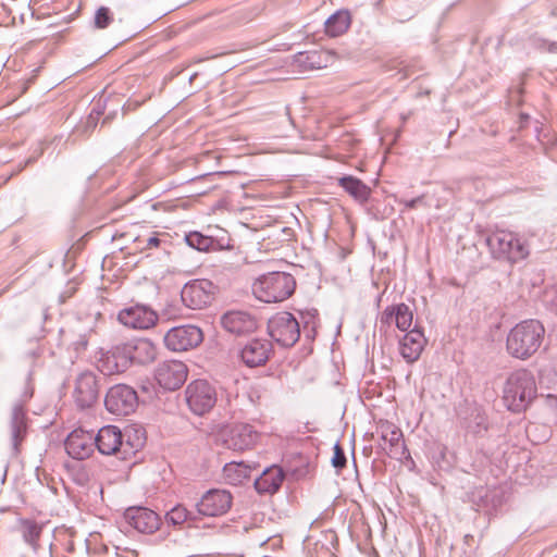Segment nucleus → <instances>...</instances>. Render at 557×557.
Wrapping results in <instances>:
<instances>
[{
  "instance_id": "nucleus-1",
  "label": "nucleus",
  "mask_w": 557,
  "mask_h": 557,
  "mask_svg": "<svg viewBox=\"0 0 557 557\" xmlns=\"http://www.w3.org/2000/svg\"><path fill=\"white\" fill-rule=\"evenodd\" d=\"M157 355V347L150 339L135 338L116 345L103 360L101 371L108 374L124 372L133 363H151Z\"/></svg>"
},
{
  "instance_id": "nucleus-2",
  "label": "nucleus",
  "mask_w": 557,
  "mask_h": 557,
  "mask_svg": "<svg viewBox=\"0 0 557 557\" xmlns=\"http://www.w3.org/2000/svg\"><path fill=\"white\" fill-rule=\"evenodd\" d=\"M95 437V446L102 455H116L125 460L137 453L145 444L144 432L126 429L122 432L115 425L102 426Z\"/></svg>"
},
{
  "instance_id": "nucleus-3",
  "label": "nucleus",
  "mask_w": 557,
  "mask_h": 557,
  "mask_svg": "<svg viewBox=\"0 0 557 557\" xmlns=\"http://www.w3.org/2000/svg\"><path fill=\"white\" fill-rule=\"evenodd\" d=\"M545 337V327L536 319H528L516 324L507 334L506 350L509 356L528 360L537 352Z\"/></svg>"
},
{
  "instance_id": "nucleus-4",
  "label": "nucleus",
  "mask_w": 557,
  "mask_h": 557,
  "mask_svg": "<svg viewBox=\"0 0 557 557\" xmlns=\"http://www.w3.org/2000/svg\"><path fill=\"white\" fill-rule=\"evenodd\" d=\"M536 396V382L529 370H516L507 377L503 399L508 410L517 413L525 411Z\"/></svg>"
},
{
  "instance_id": "nucleus-5",
  "label": "nucleus",
  "mask_w": 557,
  "mask_h": 557,
  "mask_svg": "<svg viewBox=\"0 0 557 557\" xmlns=\"http://www.w3.org/2000/svg\"><path fill=\"white\" fill-rule=\"evenodd\" d=\"M295 288L294 276L286 272L263 274L251 286L255 297L267 304L284 301L294 294Z\"/></svg>"
},
{
  "instance_id": "nucleus-6",
  "label": "nucleus",
  "mask_w": 557,
  "mask_h": 557,
  "mask_svg": "<svg viewBox=\"0 0 557 557\" xmlns=\"http://www.w3.org/2000/svg\"><path fill=\"white\" fill-rule=\"evenodd\" d=\"M486 245L494 259L516 263L525 259L529 247L517 234L509 231H496L486 237Z\"/></svg>"
},
{
  "instance_id": "nucleus-7",
  "label": "nucleus",
  "mask_w": 557,
  "mask_h": 557,
  "mask_svg": "<svg viewBox=\"0 0 557 557\" xmlns=\"http://www.w3.org/2000/svg\"><path fill=\"white\" fill-rule=\"evenodd\" d=\"M268 332L271 338L283 347L294 346L300 337L299 323L287 311L277 312L269 320Z\"/></svg>"
},
{
  "instance_id": "nucleus-8",
  "label": "nucleus",
  "mask_w": 557,
  "mask_h": 557,
  "mask_svg": "<svg viewBox=\"0 0 557 557\" xmlns=\"http://www.w3.org/2000/svg\"><path fill=\"white\" fill-rule=\"evenodd\" d=\"M259 437V432L248 423H235L225 426L220 432L222 445L234 451H245L253 448Z\"/></svg>"
},
{
  "instance_id": "nucleus-9",
  "label": "nucleus",
  "mask_w": 557,
  "mask_h": 557,
  "mask_svg": "<svg viewBox=\"0 0 557 557\" xmlns=\"http://www.w3.org/2000/svg\"><path fill=\"white\" fill-rule=\"evenodd\" d=\"M33 388L27 386L21 399L14 403L11 409L9 429L12 449L15 455L20 453V446L27 434L28 426L25 405L33 397Z\"/></svg>"
},
{
  "instance_id": "nucleus-10",
  "label": "nucleus",
  "mask_w": 557,
  "mask_h": 557,
  "mask_svg": "<svg viewBox=\"0 0 557 557\" xmlns=\"http://www.w3.org/2000/svg\"><path fill=\"white\" fill-rule=\"evenodd\" d=\"M203 341L202 331L191 324L170 329L163 336L165 347L175 352L187 351L200 345Z\"/></svg>"
},
{
  "instance_id": "nucleus-11",
  "label": "nucleus",
  "mask_w": 557,
  "mask_h": 557,
  "mask_svg": "<svg viewBox=\"0 0 557 557\" xmlns=\"http://www.w3.org/2000/svg\"><path fill=\"white\" fill-rule=\"evenodd\" d=\"M108 411L116 416H127L138 406L136 391L126 384H116L109 388L104 398Z\"/></svg>"
},
{
  "instance_id": "nucleus-12",
  "label": "nucleus",
  "mask_w": 557,
  "mask_h": 557,
  "mask_svg": "<svg viewBox=\"0 0 557 557\" xmlns=\"http://www.w3.org/2000/svg\"><path fill=\"white\" fill-rule=\"evenodd\" d=\"M185 394L189 409L198 416L209 412L216 403L215 389L205 380L189 383Z\"/></svg>"
},
{
  "instance_id": "nucleus-13",
  "label": "nucleus",
  "mask_w": 557,
  "mask_h": 557,
  "mask_svg": "<svg viewBox=\"0 0 557 557\" xmlns=\"http://www.w3.org/2000/svg\"><path fill=\"white\" fill-rule=\"evenodd\" d=\"M233 504V495L230 491L223 488H212L207 491L196 508L199 515L205 517H220L228 512Z\"/></svg>"
},
{
  "instance_id": "nucleus-14",
  "label": "nucleus",
  "mask_w": 557,
  "mask_h": 557,
  "mask_svg": "<svg viewBox=\"0 0 557 557\" xmlns=\"http://www.w3.org/2000/svg\"><path fill=\"white\" fill-rule=\"evenodd\" d=\"M188 369L178 360L161 362L154 370V379L158 384L166 391L180 388L187 380Z\"/></svg>"
},
{
  "instance_id": "nucleus-15",
  "label": "nucleus",
  "mask_w": 557,
  "mask_h": 557,
  "mask_svg": "<svg viewBox=\"0 0 557 557\" xmlns=\"http://www.w3.org/2000/svg\"><path fill=\"white\" fill-rule=\"evenodd\" d=\"M212 283L207 280L189 282L181 292L182 301L190 309H202L212 300Z\"/></svg>"
},
{
  "instance_id": "nucleus-16",
  "label": "nucleus",
  "mask_w": 557,
  "mask_h": 557,
  "mask_svg": "<svg viewBox=\"0 0 557 557\" xmlns=\"http://www.w3.org/2000/svg\"><path fill=\"white\" fill-rule=\"evenodd\" d=\"M124 519L128 525L143 534L154 533L161 519L157 512L146 507H129L124 512Z\"/></svg>"
},
{
  "instance_id": "nucleus-17",
  "label": "nucleus",
  "mask_w": 557,
  "mask_h": 557,
  "mask_svg": "<svg viewBox=\"0 0 557 557\" xmlns=\"http://www.w3.org/2000/svg\"><path fill=\"white\" fill-rule=\"evenodd\" d=\"M99 397V379L95 373L86 371L81 373L75 382L74 399L82 408L91 407Z\"/></svg>"
},
{
  "instance_id": "nucleus-18",
  "label": "nucleus",
  "mask_w": 557,
  "mask_h": 557,
  "mask_svg": "<svg viewBox=\"0 0 557 557\" xmlns=\"http://www.w3.org/2000/svg\"><path fill=\"white\" fill-rule=\"evenodd\" d=\"M117 319L127 327L147 330L156 324L158 315L147 306L135 305L121 310Z\"/></svg>"
},
{
  "instance_id": "nucleus-19",
  "label": "nucleus",
  "mask_w": 557,
  "mask_h": 557,
  "mask_svg": "<svg viewBox=\"0 0 557 557\" xmlns=\"http://www.w3.org/2000/svg\"><path fill=\"white\" fill-rule=\"evenodd\" d=\"M66 453L74 459L84 460L88 458L95 447V437L92 432L82 429L74 430L69 434L64 443Z\"/></svg>"
},
{
  "instance_id": "nucleus-20",
  "label": "nucleus",
  "mask_w": 557,
  "mask_h": 557,
  "mask_svg": "<svg viewBox=\"0 0 557 557\" xmlns=\"http://www.w3.org/2000/svg\"><path fill=\"white\" fill-rule=\"evenodd\" d=\"M273 351L272 343L264 338L249 341L240 350L242 361L249 368L264 366Z\"/></svg>"
},
{
  "instance_id": "nucleus-21",
  "label": "nucleus",
  "mask_w": 557,
  "mask_h": 557,
  "mask_svg": "<svg viewBox=\"0 0 557 557\" xmlns=\"http://www.w3.org/2000/svg\"><path fill=\"white\" fill-rule=\"evenodd\" d=\"M223 329L236 336L247 335L257 330L256 318L246 311H228L221 318Z\"/></svg>"
},
{
  "instance_id": "nucleus-22",
  "label": "nucleus",
  "mask_w": 557,
  "mask_h": 557,
  "mask_svg": "<svg viewBox=\"0 0 557 557\" xmlns=\"http://www.w3.org/2000/svg\"><path fill=\"white\" fill-rule=\"evenodd\" d=\"M425 345L424 333L416 325L399 341V351L406 362L413 363L420 358Z\"/></svg>"
},
{
  "instance_id": "nucleus-23",
  "label": "nucleus",
  "mask_w": 557,
  "mask_h": 557,
  "mask_svg": "<svg viewBox=\"0 0 557 557\" xmlns=\"http://www.w3.org/2000/svg\"><path fill=\"white\" fill-rule=\"evenodd\" d=\"M284 479L283 469L278 466H271L265 468L255 480V488L259 494H274L280 490Z\"/></svg>"
},
{
  "instance_id": "nucleus-24",
  "label": "nucleus",
  "mask_w": 557,
  "mask_h": 557,
  "mask_svg": "<svg viewBox=\"0 0 557 557\" xmlns=\"http://www.w3.org/2000/svg\"><path fill=\"white\" fill-rule=\"evenodd\" d=\"M44 525L34 519L18 518L16 521V530L22 535L23 541L28 544L32 549L37 553L40 545L39 539L42 533Z\"/></svg>"
},
{
  "instance_id": "nucleus-25",
  "label": "nucleus",
  "mask_w": 557,
  "mask_h": 557,
  "mask_svg": "<svg viewBox=\"0 0 557 557\" xmlns=\"http://www.w3.org/2000/svg\"><path fill=\"white\" fill-rule=\"evenodd\" d=\"M337 182L338 185L359 203L363 205L370 199L371 188L361 180L352 175H345L339 177Z\"/></svg>"
},
{
  "instance_id": "nucleus-26",
  "label": "nucleus",
  "mask_w": 557,
  "mask_h": 557,
  "mask_svg": "<svg viewBox=\"0 0 557 557\" xmlns=\"http://www.w3.org/2000/svg\"><path fill=\"white\" fill-rule=\"evenodd\" d=\"M382 441L388 445V456L400 459L406 454V446L403 438V432L395 426H387L382 432Z\"/></svg>"
},
{
  "instance_id": "nucleus-27",
  "label": "nucleus",
  "mask_w": 557,
  "mask_h": 557,
  "mask_svg": "<svg viewBox=\"0 0 557 557\" xmlns=\"http://www.w3.org/2000/svg\"><path fill=\"white\" fill-rule=\"evenodd\" d=\"M91 332V329H86L78 324L74 329L62 331V334L64 336V341L69 343L77 355H79L86 350Z\"/></svg>"
},
{
  "instance_id": "nucleus-28",
  "label": "nucleus",
  "mask_w": 557,
  "mask_h": 557,
  "mask_svg": "<svg viewBox=\"0 0 557 557\" xmlns=\"http://www.w3.org/2000/svg\"><path fill=\"white\" fill-rule=\"evenodd\" d=\"M350 25V14L348 11L339 10L332 14L324 23L325 33L331 37L343 35Z\"/></svg>"
},
{
  "instance_id": "nucleus-29",
  "label": "nucleus",
  "mask_w": 557,
  "mask_h": 557,
  "mask_svg": "<svg viewBox=\"0 0 557 557\" xmlns=\"http://www.w3.org/2000/svg\"><path fill=\"white\" fill-rule=\"evenodd\" d=\"M250 468L244 462H230L223 468L225 480L232 485H238L249 478Z\"/></svg>"
},
{
  "instance_id": "nucleus-30",
  "label": "nucleus",
  "mask_w": 557,
  "mask_h": 557,
  "mask_svg": "<svg viewBox=\"0 0 557 557\" xmlns=\"http://www.w3.org/2000/svg\"><path fill=\"white\" fill-rule=\"evenodd\" d=\"M185 242L190 247L198 251H211L215 247V239L211 236H206L200 232H189L185 235Z\"/></svg>"
},
{
  "instance_id": "nucleus-31",
  "label": "nucleus",
  "mask_w": 557,
  "mask_h": 557,
  "mask_svg": "<svg viewBox=\"0 0 557 557\" xmlns=\"http://www.w3.org/2000/svg\"><path fill=\"white\" fill-rule=\"evenodd\" d=\"M294 62L304 70H314L324 66L322 53L315 50L297 53L294 57Z\"/></svg>"
},
{
  "instance_id": "nucleus-32",
  "label": "nucleus",
  "mask_w": 557,
  "mask_h": 557,
  "mask_svg": "<svg viewBox=\"0 0 557 557\" xmlns=\"http://www.w3.org/2000/svg\"><path fill=\"white\" fill-rule=\"evenodd\" d=\"M193 512L189 511L184 505L177 504L171 508L164 517L168 525L182 527L185 522L193 520Z\"/></svg>"
},
{
  "instance_id": "nucleus-33",
  "label": "nucleus",
  "mask_w": 557,
  "mask_h": 557,
  "mask_svg": "<svg viewBox=\"0 0 557 557\" xmlns=\"http://www.w3.org/2000/svg\"><path fill=\"white\" fill-rule=\"evenodd\" d=\"M413 313L410 308L401 302L396 305V322L395 325L400 331H410V326L412 325Z\"/></svg>"
},
{
  "instance_id": "nucleus-34",
  "label": "nucleus",
  "mask_w": 557,
  "mask_h": 557,
  "mask_svg": "<svg viewBox=\"0 0 557 557\" xmlns=\"http://www.w3.org/2000/svg\"><path fill=\"white\" fill-rule=\"evenodd\" d=\"M113 21V15L109 8L100 7L96 13L94 18V25L98 29L107 28Z\"/></svg>"
},
{
  "instance_id": "nucleus-35",
  "label": "nucleus",
  "mask_w": 557,
  "mask_h": 557,
  "mask_svg": "<svg viewBox=\"0 0 557 557\" xmlns=\"http://www.w3.org/2000/svg\"><path fill=\"white\" fill-rule=\"evenodd\" d=\"M380 327H389L396 322V305L387 306L380 317Z\"/></svg>"
},
{
  "instance_id": "nucleus-36",
  "label": "nucleus",
  "mask_w": 557,
  "mask_h": 557,
  "mask_svg": "<svg viewBox=\"0 0 557 557\" xmlns=\"http://www.w3.org/2000/svg\"><path fill=\"white\" fill-rule=\"evenodd\" d=\"M331 462H332V466L337 470H342L346 467V463H347L346 455H345L343 447L339 445V443H336L334 445V454H333Z\"/></svg>"
},
{
  "instance_id": "nucleus-37",
  "label": "nucleus",
  "mask_w": 557,
  "mask_h": 557,
  "mask_svg": "<svg viewBox=\"0 0 557 557\" xmlns=\"http://www.w3.org/2000/svg\"><path fill=\"white\" fill-rule=\"evenodd\" d=\"M396 201L399 205L404 206V209L401 210V212L404 213L407 210L416 209L418 206L423 205L424 203V195L418 196L410 200L400 198V199H396Z\"/></svg>"
},
{
  "instance_id": "nucleus-38",
  "label": "nucleus",
  "mask_w": 557,
  "mask_h": 557,
  "mask_svg": "<svg viewBox=\"0 0 557 557\" xmlns=\"http://www.w3.org/2000/svg\"><path fill=\"white\" fill-rule=\"evenodd\" d=\"M416 11V8H411L408 13L398 12L399 21L405 22L410 20L414 15Z\"/></svg>"
},
{
  "instance_id": "nucleus-39",
  "label": "nucleus",
  "mask_w": 557,
  "mask_h": 557,
  "mask_svg": "<svg viewBox=\"0 0 557 557\" xmlns=\"http://www.w3.org/2000/svg\"><path fill=\"white\" fill-rule=\"evenodd\" d=\"M160 243H161L160 238H158L157 236H150L147 239V248L158 247L160 245Z\"/></svg>"
},
{
  "instance_id": "nucleus-40",
  "label": "nucleus",
  "mask_w": 557,
  "mask_h": 557,
  "mask_svg": "<svg viewBox=\"0 0 557 557\" xmlns=\"http://www.w3.org/2000/svg\"><path fill=\"white\" fill-rule=\"evenodd\" d=\"M548 399L557 404V398L556 397L549 395Z\"/></svg>"
},
{
  "instance_id": "nucleus-41",
  "label": "nucleus",
  "mask_w": 557,
  "mask_h": 557,
  "mask_svg": "<svg viewBox=\"0 0 557 557\" xmlns=\"http://www.w3.org/2000/svg\"><path fill=\"white\" fill-rule=\"evenodd\" d=\"M521 117H522V119H528L529 116H528V115H524V114H521Z\"/></svg>"
},
{
  "instance_id": "nucleus-42",
  "label": "nucleus",
  "mask_w": 557,
  "mask_h": 557,
  "mask_svg": "<svg viewBox=\"0 0 557 557\" xmlns=\"http://www.w3.org/2000/svg\"><path fill=\"white\" fill-rule=\"evenodd\" d=\"M546 371V369H542L541 370V375H543V373Z\"/></svg>"
}]
</instances>
